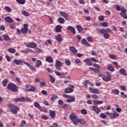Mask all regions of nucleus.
<instances>
[{"label": "nucleus", "mask_w": 127, "mask_h": 127, "mask_svg": "<svg viewBox=\"0 0 127 127\" xmlns=\"http://www.w3.org/2000/svg\"><path fill=\"white\" fill-rule=\"evenodd\" d=\"M97 32L99 33V34H101V33H102L104 34V37L106 39H108V38H110V34L109 33H112V30L110 28H107V29H100L98 28L97 29Z\"/></svg>", "instance_id": "obj_1"}, {"label": "nucleus", "mask_w": 127, "mask_h": 127, "mask_svg": "<svg viewBox=\"0 0 127 127\" xmlns=\"http://www.w3.org/2000/svg\"><path fill=\"white\" fill-rule=\"evenodd\" d=\"M7 108H9L10 112L15 115L17 114L18 111H19V108L17 107L16 106L13 104H7Z\"/></svg>", "instance_id": "obj_2"}, {"label": "nucleus", "mask_w": 127, "mask_h": 127, "mask_svg": "<svg viewBox=\"0 0 127 127\" xmlns=\"http://www.w3.org/2000/svg\"><path fill=\"white\" fill-rule=\"evenodd\" d=\"M69 118L71 121H72L73 125H75V126L78 125V120L79 118H78V116H77V115L74 113H71L69 116Z\"/></svg>", "instance_id": "obj_3"}, {"label": "nucleus", "mask_w": 127, "mask_h": 127, "mask_svg": "<svg viewBox=\"0 0 127 127\" xmlns=\"http://www.w3.org/2000/svg\"><path fill=\"white\" fill-rule=\"evenodd\" d=\"M7 89L12 91V92H17V89H18V87L16 86V85L13 83H9L7 86Z\"/></svg>", "instance_id": "obj_4"}, {"label": "nucleus", "mask_w": 127, "mask_h": 127, "mask_svg": "<svg viewBox=\"0 0 127 127\" xmlns=\"http://www.w3.org/2000/svg\"><path fill=\"white\" fill-rule=\"evenodd\" d=\"M106 115H107V116H109L111 119L113 120H115L116 118H119V117H120V114L116 112H114L113 113L106 112Z\"/></svg>", "instance_id": "obj_5"}, {"label": "nucleus", "mask_w": 127, "mask_h": 127, "mask_svg": "<svg viewBox=\"0 0 127 127\" xmlns=\"http://www.w3.org/2000/svg\"><path fill=\"white\" fill-rule=\"evenodd\" d=\"M63 97L64 98H66V99H69L66 100V102L67 103H71V102H74L75 101V98L73 97L72 96H70L67 94H63Z\"/></svg>", "instance_id": "obj_6"}, {"label": "nucleus", "mask_w": 127, "mask_h": 127, "mask_svg": "<svg viewBox=\"0 0 127 127\" xmlns=\"http://www.w3.org/2000/svg\"><path fill=\"white\" fill-rule=\"evenodd\" d=\"M12 64H15L16 65H21V66H23V64L25 65V64H26V62L20 60H14L13 62H12Z\"/></svg>", "instance_id": "obj_7"}, {"label": "nucleus", "mask_w": 127, "mask_h": 127, "mask_svg": "<svg viewBox=\"0 0 127 127\" xmlns=\"http://www.w3.org/2000/svg\"><path fill=\"white\" fill-rule=\"evenodd\" d=\"M55 66L57 70H59V71H61L62 69L61 68V67H62V63L59 61H56Z\"/></svg>", "instance_id": "obj_8"}, {"label": "nucleus", "mask_w": 127, "mask_h": 127, "mask_svg": "<svg viewBox=\"0 0 127 127\" xmlns=\"http://www.w3.org/2000/svg\"><path fill=\"white\" fill-rule=\"evenodd\" d=\"M102 79L104 81V82H110L112 80V76L110 74H108V76H103Z\"/></svg>", "instance_id": "obj_9"}, {"label": "nucleus", "mask_w": 127, "mask_h": 127, "mask_svg": "<svg viewBox=\"0 0 127 127\" xmlns=\"http://www.w3.org/2000/svg\"><path fill=\"white\" fill-rule=\"evenodd\" d=\"M55 31L57 33H59L62 31V26L60 25H58L55 28Z\"/></svg>", "instance_id": "obj_10"}, {"label": "nucleus", "mask_w": 127, "mask_h": 127, "mask_svg": "<svg viewBox=\"0 0 127 127\" xmlns=\"http://www.w3.org/2000/svg\"><path fill=\"white\" fill-rule=\"evenodd\" d=\"M89 91L93 93V94H100V91H99V89L98 88H93L92 87H89Z\"/></svg>", "instance_id": "obj_11"}, {"label": "nucleus", "mask_w": 127, "mask_h": 127, "mask_svg": "<svg viewBox=\"0 0 127 127\" xmlns=\"http://www.w3.org/2000/svg\"><path fill=\"white\" fill-rule=\"evenodd\" d=\"M127 10L126 9H124V10H122V11H121L120 14L122 16V17H124L125 19H127Z\"/></svg>", "instance_id": "obj_12"}, {"label": "nucleus", "mask_w": 127, "mask_h": 127, "mask_svg": "<svg viewBox=\"0 0 127 127\" xmlns=\"http://www.w3.org/2000/svg\"><path fill=\"white\" fill-rule=\"evenodd\" d=\"M34 106L35 107V108H37V109H38L40 112H43V109H42V107L41 106H40V104L37 102H35L34 103Z\"/></svg>", "instance_id": "obj_13"}, {"label": "nucleus", "mask_w": 127, "mask_h": 127, "mask_svg": "<svg viewBox=\"0 0 127 127\" xmlns=\"http://www.w3.org/2000/svg\"><path fill=\"white\" fill-rule=\"evenodd\" d=\"M27 47L29 48H36L37 45L34 43H30L27 45Z\"/></svg>", "instance_id": "obj_14"}, {"label": "nucleus", "mask_w": 127, "mask_h": 127, "mask_svg": "<svg viewBox=\"0 0 127 127\" xmlns=\"http://www.w3.org/2000/svg\"><path fill=\"white\" fill-rule=\"evenodd\" d=\"M92 110L94 111V112H95V113L99 115L100 113H101V110L99 107H97L96 106H92Z\"/></svg>", "instance_id": "obj_15"}, {"label": "nucleus", "mask_w": 127, "mask_h": 127, "mask_svg": "<svg viewBox=\"0 0 127 127\" xmlns=\"http://www.w3.org/2000/svg\"><path fill=\"white\" fill-rule=\"evenodd\" d=\"M83 62L86 63L88 66H92L93 65V63L89 59H86L83 60Z\"/></svg>", "instance_id": "obj_16"}, {"label": "nucleus", "mask_w": 127, "mask_h": 127, "mask_svg": "<svg viewBox=\"0 0 127 127\" xmlns=\"http://www.w3.org/2000/svg\"><path fill=\"white\" fill-rule=\"evenodd\" d=\"M25 65H26V66H27L28 67H29V68H30V69L32 70V71H36V68L31 65V64H30L28 63H26V64Z\"/></svg>", "instance_id": "obj_17"}, {"label": "nucleus", "mask_w": 127, "mask_h": 127, "mask_svg": "<svg viewBox=\"0 0 127 127\" xmlns=\"http://www.w3.org/2000/svg\"><path fill=\"white\" fill-rule=\"evenodd\" d=\"M74 90L71 87H67L64 89V93L66 94H70V93H72Z\"/></svg>", "instance_id": "obj_18"}, {"label": "nucleus", "mask_w": 127, "mask_h": 127, "mask_svg": "<svg viewBox=\"0 0 127 127\" xmlns=\"http://www.w3.org/2000/svg\"><path fill=\"white\" fill-rule=\"evenodd\" d=\"M104 103V101L103 100H95L93 101V105L95 106H96V105H102Z\"/></svg>", "instance_id": "obj_19"}, {"label": "nucleus", "mask_w": 127, "mask_h": 127, "mask_svg": "<svg viewBox=\"0 0 127 127\" xmlns=\"http://www.w3.org/2000/svg\"><path fill=\"white\" fill-rule=\"evenodd\" d=\"M69 50H70L71 52L74 53V54H76V53H78V51L77 50V49H76V48H75V47L73 46H70L69 47Z\"/></svg>", "instance_id": "obj_20"}, {"label": "nucleus", "mask_w": 127, "mask_h": 127, "mask_svg": "<svg viewBox=\"0 0 127 127\" xmlns=\"http://www.w3.org/2000/svg\"><path fill=\"white\" fill-rule=\"evenodd\" d=\"M15 102H16V103H18L19 102H25V99L24 98V97H20V98H15L14 99Z\"/></svg>", "instance_id": "obj_21"}, {"label": "nucleus", "mask_w": 127, "mask_h": 127, "mask_svg": "<svg viewBox=\"0 0 127 127\" xmlns=\"http://www.w3.org/2000/svg\"><path fill=\"white\" fill-rule=\"evenodd\" d=\"M119 72L122 75H123V76H127V71H126V69H125V68H121L119 70Z\"/></svg>", "instance_id": "obj_22"}, {"label": "nucleus", "mask_w": 127, "mask_h": 127, "mask_svg": "<svg viewBox=\"0 0 127 127\" xmlns=\"http://www.w3.org/2000/svg\"><path fill=\"white\" fill-rule=\"evenodd\" d=\"M67 29L71 31V32H72L73 34H76V31L75 30V28H74V27H73L72 26H69L68 27H67Z\"/></svg>", "instance_id": "obj_23"}, {"label": "nucleus", "mask_w": 127, "mask_h": 127, "mask_svg": "<svg viewBox=\"0 0 127 127\" xmlns=\"http://www.w3.org/2000/svg\"><path fill=\"white\" fill-rule=\"evenodd\" d=\"M60 14H61V15L63 17H64V18L66 19V20L67 19H68V14H67V13H65L63 11H60Z\"/></svg>", "instance_id": "obj_24"}, {"label": "nucleus", "mask_w": 127, "mask_h": 127, "mask_svg": "<svg viewBox=\"0 0 127 127\" xmlns=\"http://www.w3.org/2000/svg\"><path fill=\"white\" fill-rule=\"evenodd\" d=\"M40 66H42V62L40 60H38L36 62L35 67L39 68Z\"/></svg>", "instance_id": "obj_25"}, {"label": "nucleus", "mask_w": 127, "mask_h": 127, "mask_svg": "<svg viewBox=\"0 0 127 127\" xmlns=\"http://www.w3.org/2000/svg\"><path fill=\"white\" fill-rule=\"evenodd\" d=\"M81 43L83 44L84 45H86V46H90V43L87 41L86 39H83L81 40Z\"/></svg>", "instance_id": "obj_26"}, {"label": "nucleus", "mask_w": 127, "mask_h": 127, "mask_svg": "<svg viewBox=\"0 0 127 127\" xmlns=\"http://www.w3.org/2000/svg\"><path fill=\"white\" fill-rule=\"evenodd\" d=\"M5 20L6 22H9V23H12L13 22V20L8 16L5 17Z\"/></svg>", "instance_id": "obj_27"}, {"label": "nucleus", "mask_w": 127, "mask_h": 127, "mask_svg": "<svg viewBox=\"0 0 127 127\" xmlns=\"http://www.w3.org/2000/svg\"><path fill=\"white\" fill-rule=\"evenodd\" d=\"M62 36H61V34H58L57 36H55L56 39L59 42H61L62 41V38H61Z\"/></svg>", "instance_id": "obj_28"}, {"label": "nucleus", "mask_w": 127, "mask_h": 127, "mask_svg": "<svg viewBox=\"0 0 127 127\" xmlns=\"http://www.w3.org/2000/svg\"><path fill=\"white\" fill-rule=\"evenodd\" d=\"M49 114L52 119H54V118H55V116H56V114L55 113V112L51 110L50 111Z\"/></svg>", "instance_id": "obj_29"}, {"label": "nucleus", "mask_w": 127, "mask_h": 127, "mask_svg": "<svg viewBox=\"0 0 127 127\" xmlns=\"http://www.w3.org/2000/svg\"><path fill=\"white\" fill-rule=\"evenodd\" d=\"M21 32L22 33H23V34H26L28 32V29L27 27H23L21 29Z\"/></svg>", "instance_id": "obj_30"}, {"label": "nucleus", "mask_w": 127, "mask_h": 127, "mask_svg": "<svg viewBox=\"0 0 127 127\" xmlns=\"http://www.w3.org/2000/svg\"><path fill=\"white\" fill-rule=\"evenodd\" d=\"M46 61L49 63H53V59L51 57H47L46 58Z\"/></svg>", "instance_id": "obj_31"}, {"label": "nucleus", "mask_w": 127, "mask_h": 127, "mask_svg": "<svg viewBox=\"0 0 127 127\" xmlns=\"http://www.w3.org/2000/svg\"><path fill=\"white\" fill-rule=\"evenodd\" d=\"M3 37L4 39V40H6V41H9L10 40V38L9 37V36L7 34H5L3 35Z\"/></svg>", "instance_id": "obj_32"}, {"label": "nucleus", "mask_w": 127, "mask_h": 127, "mask_svg": "<svg viewBox=\"0 0 127 127\" xmlns=\"http://www.w3.org/2000/svg\"><path fill=\"white\" fill-rule=\"evenodd\" d=\"M115 8L117 11H122L123 10L125 9V8L124 7L121 8V6H120V5H116Z\"/></svg>", "instance_id": "obj_33"}, {"label": "nucleus", "mask_w": 127, "mask_h": 127, "mask_svg": "<svg viewBox=\"0 0 127 127\" xmlns=\"http://www.w3.org/2000/svg\"><path fill=\"white\" fill-rule=\"evenodd\" d=\"M8 51L9 53H11L12 54H14V53L16 52V50L12 48H9Z\"/></svg>", "instance_id": "obj_34"}, {"label": "nucleus", "mask_w": 127, "mask_h": 127, "mask_svg": "<svg viewBox=\"0 0 127 127\" xmlns=\"http://www.w3.org/2000/svg\"><path fill=\"white\" fill-rule=\"evenodd\" d=\"M107 68L109 71H111V72H114V71H115V68L112 66V64H108Z\"/></svg>", "instance_id": "obj_35"}, {"label": "nucleus", "mask_w": 127, "mask_h": 127, "mask_svg": "<svg viewBox=\"0 0 127 127\" xmlns=\"http://www.w3.org/2000/svg\"><path fill=\"white\" fill-rule=\"evenodd\" d=\"M36 90V87L34 86H31V87L27 89V92H35Z\"/></svg>", "instance_id": "obj_36"}, {"label": "nucleus", "mask_w": 127, "mask_h": 127, "mask_svg": "<svg viewBox=\"0 0 127 127\" xmlns=\"http://www.w3.org/2000/svg\"><path fill=\"white\" fill-rule=\"evenodd\" d=\"M100 26H102L103 27H108V26H109V25L108 23L106 22H103L100 24Z\"/></svg>", "instance_id": "obj_37"}, {"label": "nucleus", "mask_w": 127, "mask_h": 127, "mask_svg": "<svg viewBox=\"0 0 127 127\" xmlns=\"http://www.w3.org/2000/svg\"><path fill=\"white\" fill-rule=\"evenodd\" d=\"M58 22H59V23H61L62 24H63V23L65 22V20L63 17H60L59 18V19H58Z\"/></svg>", "instance_id": "obj_38"}, {"label": "nucleus", "mask_w": 127, "mask_h": 127, "mask_svg": "<svg viewBox=\"0 0 127 127\" xmlns=\"http://www.w3.org/2000/svg\"><path fill=\"white\" fill-rule=\"evenodd\" d=\"M85 121H84V120L82 119H79L77 120V124H80L81 125H85Z\"/></svg>", "instance_id": "obj_39"}, {"label": "nucleus", "mask_w": 127, "mask_h": 127, "mask_svg": "<svg viewBox=\"0 0 127 127\" xmlns=\"http://www.w3.org/2000/svg\"><path fill=\"white\" fill-rule=\"evenodd\" d=\"M16 1L20 4H24L25 3V0H16Z\"/></svg>", "instance_id": "obj_40"}, {"label": "nucleus", "mask_w": 127, "mask_h": 127, "mask_svg": "<svg viewBox=\"0 0 127 127\" xmlns=\"http://www.w3.org/2000/svg\"><path fill=\"white\" fill-rule=\"evenodd\" d=\"M7 83H8V80L7 79H5V80H3L2 84L4 87H6Z\"/></svg>", "instance_id": "obj_41"}, {"label": "nucleus", "mask_w": 127, "mask_h": 127, "mask_svg": "<svg viewBox=\"0 0 127 127\" xmlns=\"http://www.w3.org/2000/svg\"><path fill=\"white\" fill-rule=\"evenodd\" d=\"M50 79L51 80V83H52V84H54V83L55 82V78H54V77H53L52 75H50Z\"/></svg>", "instance_id": "obj_42"}, {"label": "nucleus", "mask_w": 127, "mask_h": 127, "mask_svg": "<svg viewBox=\"0 0 127 127\" xmlns=\"http://www.w3.org/2000/svg\"><path fill=\"white\" fill-rule=\"evenodd\" d=\"M109 58L113 60H115L117 59V56L115 55L111 54L109 55Z\"/></svg>", "instance_id": "obj_43"}, {"label": "nucleus", "mask_w": 127, "mask_h": 127, "mask_svg": "<svg viewBox=\"0 0 127 127\" xmlns=\"http://www.w3.org/2000/svg\"><path fill=\"white\" fill-rule=\"evenodd\" d=\"M76 28H77V29L78 31H83V27H82V26L79 25H76Z\"/></svg>", "instance_id": "obj_44"}, {"label": "nucleus", "mask_w": 127, "mask_h": 127, "mask_svg": "<svg viewBox=\"0 0 127 127\" xmlns=\"http://www.w3.org/2000/svg\"><path fill=\"white\" fill-rule=\"evenodd\" d=\"M89 81L88 80H84V81H83V85H84V86H85V87L86 88H88L87 84H89Z\"/></svg>", "instance_id": "obj_45"}, {"label": "nucleus", "mask_w": 127, "mask_h": 127, "mask_svg": "<svg viewBox=\"0 0 127 127\" xmlns=\"http://www.w3.org/2000/svg\"><path fill=\"white\" fill-rule=\"evenodd\" d=\"M51 99V101H54V100H56L58 99V96H55V95L53 94Z\"/></svg>", "instance_id": "obj_46"}, {"label": "nucleus", "mask_w": 127, "mask_h": 127, "mask_svg": "<svg viewBox=\"0 0 127 127\" xmlns=\"http://www.w3.org/2000/svg\"><path fill=\"white\" fill-rule=\"evenodd\" d=\"M100 117L101 118V119H107V116L104 113H101L100 115Z\"/></svg>", "instance_id": "obj_47"}, {"label": "nucleus", "mask_w": 127, "mask_h": 127, "mask_svg": "<svg viewBox=\"0 0 127 127\" xmlns=\"http://www.w3.org/2000/svg\"><path fill=\"white\" fill-rule=\"evenodd\" d=\"M22 14H23V15H25V16H29V13L26 11H23L22 12Z\"/></svg>", "instance_id": "obj_48"}, {"label": "nucleus", "mask_w": 127, "mask_h": 127, "mask_svg": "<svg viewBox=\"0 0 127 127\" xmlns=\"http://www.w3.org/2000/svg\"><path fill=\"white\" fill-rule=\"evenodd\" d=\"M112 92L116 94V95H119L120 94V91L117 89H113Z\"/></svg>", "instance_id": "obj_49"}, {"label": "nucleus", "mask_w": 127, "mask_h": 127, "mask_svg": "<svg viewBox=\"0 0 127 127\" xmlns=\"http://www.w3.org/2000/svg\"><path fill=\"white\" fill-rule=\"evenodd\" d=\"M5 10H6L8 12H11V8L7 6H5Z\"/></svg>", "instance_id": "obj_50"}, {"label": "nucleus", "mask_w": 127, "mask_h": 127, "mask_svg": "<svg viewBox=\"0 0 127 127\" xmlns=\"http://www.w3.org/2000/svg\"><path fill=\"white\" fill-rule=\"evenodd\" d=\"M40 87H46V82L41 81L40 83Z\"/></svg>", "instance_id": "obj_51"}, {"label": "nucleus", "mask_w": 127, "mask_h": 127, "mask_svg": "<svg viewBox=\"0 0 127 127\" xmlns=\"http://www.w3.org/2000/svg\"><path fill=\"white\" fill-rule=\"evenodd\" d=\"M65 64L67 66H70L71 65V62L68 60H65Z\"/></svg>", "instance_id": "obj_52"}, {"label": "nucleus", "mask_w": 127, "mask_h": 127, "mask_svg": "<svg viewBox=\"0 0 127 127\" xmlns=\"http://www.w3.org/2000/svg\"><path fill=\"white\" fill-rule=\"evenodd\" d=\"M105 19V17L103 15H101L98 17V20L100 21H103Z\"/></svg>", "instance_id": "obj_53"}, {"label": "nucleus", "mask_w": 127, "mask_h": 127, "mask_svg": "<svg viewBox=\"0 0 127 127\" xmlns=\"http://www.w3.org/2000/svg\"><path fill=\"white\" fill-rule=\"evenodd\" d=\"M25 101H26V102H29V103H32V100L30 99L29 97H26Z\"/></svg>", "instance_id": "obj_54"}, {"label": "nucleus", "mask_w": 127, "mask_h": 127, "mask_svg": "<svg viewBox=\"0 0 127 127\" xmlns=\"http://www.w3.org/2000/svg\"><path fill=\"white\" fill-rule=\"evenodd\" d=\"M81 113L82 115H87V110L86 109H82L81 110Z\"/></svg>", "instance_id": "obj_55"}, {"label": "nucleus", "mask_w": 127, "mask_h": 127, "mask_svg": "<svg viewBox=\"0 0 127 127\" xmlns=\"http://www.w3.org/2000/svg\"><path fill=\"white\" fill-rule=\"evenodd\" d=\"M5 58L6 60L8 61V62H10L11 60V58H10V57H9V56L6 55Z\"/></svg>", "instance_id": "obj_56"}, {"label": "nucleus", "mask_w": 127, "mask_h": 127, "mask_svg": "<svg viewBox=\"0 0 127 127\" xmlns=\"http://www.w3.org/2000/svg\"><path fill=\"white\" fill-rule=\"evenodd\" d=\"M41 93L44 96H46V95H47V91H46V90H42Z\"/></svg>", "instance_id": "obj_57"}, {"label": "nucleus", "mask_w": 127, "mask_h": 127, "mask_svg": "<svg viewBox=\"0 0 127 127\" xmlns=\"http://www.w3.org/2000/svg\"><path fill=\"white\" fill-rule=\"evenodd\" d=\"M25 125H26V122L25 121H22L21 122V126L24 127V126H25Z\"/></svg>", "instance_id": "obj_58"}, {"label": "nucleus", "mask_w": 127, "mask_h": 127, "mask_svg": "<svg viewBox=\"0 0 127 127\" xmlns=\"http://www.w3.org/2000/svg\"><path fill=\"white\" fill-rule=\"evenodd\" d=\"M15 80L16 81V82H17V83H18V84H21V82L20 81V79H19V78L18 77H16L15 78Z\"/></svg>", "instance_id": "obj_59"}, {"label": "nucleus", "mask_w": 127, "mask_h": 127, "mask_svg": "<svg viewBox=\"0 0 127 127\" xmlns=\"http://www.w3.org/2000/svg\"><path fill=\"white\" fill-rule=\"evenodd\" d=\"M58 104L59 105H61V106H62V105L64 104V102H63L62 100H59L58 101Z\"/></svg>", "instance_id": "obj_60"}, {"label": "nucleus", "mask_w": 127, "mask_h": 127, "mask_svg": "<svg viewBox=\"0 0 127 127\" xmlns=\"http://www.w3.org/2000/svg\"><path fill=\"white\" fill-rule=\"evenodd\" d=\"M93 66L97 68V69H100V65L97 64H93Z\"/></svg>", "instance_id": "obj_61"}, {"label": "nucleus", "mask_w": 127, "mask_h": 127, "mask_svg": "<svg viewBox=\"0 0 127 127\" xmlns=\"http://www.w3.org/2000/svg\"><path fill=\"white\" fill-rule=\"evenodd\" d=\"M79 3H80V4H85V3H86L85 2V0H79Z\"/></svg>", "instance_id": "obj_62"}, {"label": "nucleus", "mask_w": 127, "mask_h": 127, "mask_svg": "<svg viewBox=\"0 0 127 127\" xmlns=\"http://www.w3.org/2000/svg\"><path fill=\"white\" fill-rule=\"evenodd\" d=\"M121 90H122V91H127V89L126 88V86H124V85H122L120 87Z\"/></svg>", "instance_id": "obj_63"}, {"label": "nucleus", "mask_w": 127, "mask_h": 127, "mask_svg": "<svg viewBox=\"0 0 127 127\" xmlns=\"http://www.w3.org/2000/svg\"><path fill=\"white\" fill-rule=\"evenodd\" d=\"M90 59H91V61H92V62L98 63V61L97 60V59H96L94 58H91Z\"/></svg>", "instance_id": "obj_64"}]
</instances>
